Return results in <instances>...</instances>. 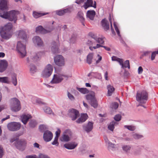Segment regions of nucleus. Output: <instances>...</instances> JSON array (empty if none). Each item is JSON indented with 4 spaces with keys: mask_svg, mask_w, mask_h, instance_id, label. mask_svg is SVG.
Listing matches in <instances>:
<instances>
[{
    "mask_svg": "<svg viewBox=\"0 0 158 158\" xmlns=\"http://www.w3.org/2000/svg\"><path fill=\"white\" fill-rule=\"evenodd\" d=\"M7 0H0V15L5 19H8L10 21H14L15 23L16 22L17 19V15L19 12L18 11L12 10L9 12L3 11L4 10L7 8Z\"/></svg>",
    "mask_w": 158,
    "mask_h": 158,
    "instance_id": "obj_1",
    "label": "nucleus"
},
{
    "mask_svg": "<svg viewBox=\"0 0 158 158\" xmlns=\"http://www.w3.org/2000/svg\"><path fill=\"white\" fill-rule=\"evenodd\" d=\"M12 25L11 23H9L6 25L0 32L2 37L5 39H8L11 36Z\"/></svg>",
    "mask_w": 158,
    "mask_h": 158,
    "instance_id": "obj_2",
    "label": "nucleus"
},
{
    "mask_svg": "<svg viewBox=\"0 0 158 158\" xmlns=\"http://www.w3.org/2000/svg\"><path fill=\"white\" fill-rule=\"evenodd\" d=\"M136 97L137 101L140 103L137 106H140L145 107L141 104L146 103V101L148 100V92L146 90H143L140 92L137 93Z\"/></svg>",
    "mask_w": 158,
    "mask_h": 158,
    "instance_id": "obj_3",
    "label": "nucleus"
},
{
    "mask_svg": "<svg viewBox=\"0 0 158 158\" xmlns=\"http://www.w3.org/2000/svg\"><path fill=\"white\" fill-rule=\"evenodd\" d=\"M10 105L11 109L12 111H18L21 109L20 102L16 98H13L10 99Z\"/></svg>",
    "mask_w": 158,
    "mask_h": 158,
    "instance_id": "obj_4",
    "label": "nucleus"
},
{
    "mask_svg": "<svg viewBox=\"0 0 158 158\" xmlns=\"http://www.w3.org/2000/svg\"><path fill=\"white\" fill-rule=\"evenodd\" d=\"M86 99L90 100V104L94 108H96L98 106V101L95 97V93L93 91L86 95L85 96Z\"/></svg>",
    "mask_w": 158,
    "mask_h": 158,
    "instance_id": "obj_5",
    "label": "nucleus"
},
{
    "mask_svg": "<svg viewBox=\"0 0 158 158\" xmlns=\"http://www.w3.org/2000/svg\"><path fill=\"white\" fill-rule=\"evenodd\" d=\"M16 50L21 57H24L26 55V45L22 43L21 41L17 43Z\"/></svg>",
    "mask_w": 158,
    "mask_h": 158,
    "instance_id": "obj_6",
    "label": "nucleus"
},
{
    "mask_svg": "<svg viewBox=\"0 0 158 158\" xmlns=\"http://www.w3.org/2000/svg\"><path fill=\"white\" fill-rule=\"evenodd\" d=\"M69 76L66 75L58 74H55L51 81L52 83H58L61 82L63 80H67Z\"/></svg>",
    "mask_w": 158,
    "mask_h": 158,
    "instance_id": "obj_7",
    "label": "nucleus"
},
{
    "mask_svg": "<svg viewBox=\"0 0 158 158\" xmlns=\"http://www.w3.org/2000/svg\"><path fill=\"white\" fill-rule=\"evenodd\" d=\"M53 70L52 66L50 64H48L45 67L42 73V75L44 77H48L51 75Z\"/></svg>",
    "mask_w": 158,
    "mask_h": 158,
    "instance_id": "obj_8",
    "label": "nucleus"
},
{
    "mask_svg": "<svg viewBox=\"0 0 158 158\" xmlns=\"http://www.w3.org/2000/svg\"><path fill=\"white\" fill-rule=\"evenodd\" d=\"M21 125L20 123L13 122L10 123L7 125L9 130L12 131H15L19 130Z\"/></svg>",
    "mask_w": 158,
    "mask_h": 158,
    "instance_id": "obj_9",
    "label": "nucleus"
},
{
    "mask_svg": "<svg viewBox=\"0 0 158 158\" xmlns=\"http://www.w3.org/2000/svg\"><path fill=\"white\" fill-rule=\"evenodd\" d=\"M68 115L72 120L74 121L79 117L80 113L78 110L72 109L69 110Z\"/></svg>",
    "mask_w": 158,
    "mask_h": 158,
    "instance_id": "obj_10",
    "label": "nucleus"
},
{
    "mask_svg": "<svg viewBox=\"0 0 158 158\" xmlns=\"http://www.w3.org/2000/svg\"><path fill=\"white\" fill-rule=\"evenodd\" d=\"M54 61L56 64L58 66H63L65 64L64 59L61 55L56 56L54 58Z\"/></svg>",
    "mask_w": 158,
    "mask_h": 158,
    "instance_id": "obj_11",
    "label": "nucleus"
},
{
    "mask_svg": "<svg viewBox=\"0 0 158 158\" xmlns=\"http://www.w3.org/2000/svg\"><path fill=\"white\" fill-rule=\"evenodd\" d=\"M71 134L70 131H66L63 134L60 138V140L62 141L68 142L70 140Z\"/></svg>",
    "mask_w": 158,
    "mask_h": 158,
    "instance_id": "obj_12",
    "label": "nucleus"
},
{
    "mask_svg": "<svg viewBox=\"0 0 158 158\" xmlns=\"http://www.w3.org/2000/svg\"><path fill=\"white\" fill-rule=\"evenodd\" d=\"M53 137V134L50 131H47L45 132L44 134V139L46 142L50 141Z\"/></svg>",
    "mask_w": 158,
    "mask_h": 158,
    "instance_id": "obj_13",
    "label": "nucleus"
},
{
    "mask_svg": "<svg viewBox=\"0 0 158 158\" xmlns=\"http://www.w3.org/2000/svg\"><path fill=\"white\" fill-rule=\"evenodd\" d=\"M83 6L85 9L90 7H93L94 8L96 7V2L94 1L93 4V0H87L86 2H85Z\"/></svg>",
    "mask_w": 158,
    "mask_h": 158,
    "instance_id": "obj_14",
    "label": "nucleus"
},
{
    "mask_svg": "<svg viewBox=\"0 0 158 158\" xmlns=\"http://www.w3.org/2000/svg\"><path fill=\"white\" fill-rule=\"evenodd\" d=\"M88 115L86 114H81L80 117L76 121L77 123H82L85 122L88 118Z\"/></svg>",
    "mask_w": 158,
    "mask_h": 158,
    "instance_id": "obj_15",
    "label": "nucleus"
},
{
    "mask_svg": "<svg viewBox=\"0 0 158 158\" xmlns=\"http://www.w3.org/2000/svg\"><path fill=\"white\" fill-rule=\"evenodd\" d=\"M26 141L22 139L18 142L16 146L18 148L23 149L26 146Z\"/></svg>",
    "mask_w": 158,
    "mask_h": 158,
    "instance_id": "obj_16",
    "label": "nucleus"
},
{
    "mask_svg": "<svg viewBox=\"0 0 158 158\" xmlns=\"http://www.w3.org/2000/svg\"><path fill=\"white\" fill-rule=\"evenodd\" d=\"M8 66L7 62L5 60L0 61V72L4 71Z\"/></svg>",
    "mask_w": 158,
    "mask_h": 158,
    "instance_id": "obj_17",
    "label": "nucleus"
},
{
    "mask_svg": "<svg viewBox=\"0 0 158 158\" xmlns=\"http://www.w3.org/2000/svg\"><path fill=\"white\" fill-rule=\"evenodd\" d=\"M22 121L24 124H26L29 119L31 118V115L29 114H23L21 116Z\"/></svg>",
    "mask_w": 158,
    "mask_h": 158,
    "instance_id": "obj_18",
    "label": "nucleus"
},
{
    "mask_svg": "<svg viewBox=\"0 0 158 158\" xmlns=\"http://www.w3.org/2000/svg\"><path fill=\"white\" fill-rule=\"evenodd\" d=\"M33 41L34 43L38 46H42L43 42L40 38L38 36H35L33 38Z\"/></svg>",
    "mask_w": 158,
    "mask_h": 158,
    "instance_id": "obj_19",
    "label": "nucleus"
},
{
    "mask_svg": "<svg viewBox=\"0 0 158 158\" xmlns=\"http://www.w3.org/2000/svg\"><path fill=\"white\" fill-rule=\"evenodd\" d=\"M48 14V13L42 12H41L34 11L33 13V17L35 18H38L43 15Z\"/></svg>",
    "mask_w": 158,
    "mask_h": 158,
    "instance_id": "obj_20",
    "label": "nucleus"
},
{
    "mask_svg": "<svg viewBox=\"0 0 158 158\" xmlns=\"http://www.w3.org/2000/svg\"><path fill=\"white\" fill-rule=\"evenodd\" d=\"M95 15V11L94 10H88L87 13V17L92 20L94 19Z\"/></svg>",
    "mask_w": 158,
    "mask_h": 158,
    "instance_id": "obj_21",
    "label": "nucleus"
},
{
    "mask_svg": "<svg viewBox=\"0 0 158 158\" xmlns=\"http://www.w3.org/2000/svg\"><path fill=\"white\" fill-rule=\"evenodd\" d=\"M102 27L106 31H107L109 29V24L107 21L105 19H103L102 21Z\"/></svg>",
    "mask_w": 158,
    "mask_h": 158,
    "instance_id": "obj_22",
    "label": "nucleus"
},
{
    "mask_svg": "<svg viewBox=\"0 0 158 158\" xmlns=\"http://www.w3.org/2000/svg\"><path fill=\"white\" fill-rule=\"evenodd\" d=\"M77 145V143L73 142L70 143H67L64 145V147L66 148L72 149H74Z\"/></svg>",
    "mask_w": 158,
    "mask_h": 158,
    "instance_id": "obj_23",
    "label": "nucleus"
},
{
    "mask_svg": "<svg viewBox=\"0 0 158 158\" xmlns=\"http://www.w3.org/2000/svg\"><path fill=\"white\" fill-rule=\"evenodd\" d=\"M36 32L41 34H45L48 32V31L44 29L42 26H39L36 28Z\"/></svg>",
    "mask_w": 158,
    "mask_h": 158,
    "instance_id": "obj_24",
    "label": "nucleus"
},
{
    "mask_svg": "<svg viewBox=\"0 0 158 158\" xmlns=\"http://www.w3.org/2000/svg\"><path fill=\"white\" fill-rule=\"evenodd\" d=\"M93 123L89 122L86 126L84 127V128L86 131L88 132L90 131L93 129Z\"/></svg>",
    "mask_w": 158,
    "mask_h": 158,
    "instance_id": "obj_25",
    "label": "nucleus"
},
{
    "mask_svg": "<svg viewBox=\"0 0 158 158\" xmlns=\"http://www.w3.org/2000/svg\"><path fill=\"white\" fill-rule=\"evenodd\" d=\"M101 47H103L107 51H109L110 50V48L107 47L102 46L101 44H97L96 46H93V47H90L89 48L91 50L93 51V49H96L99 48Z\"/></svg>",
    "mask_w": 158,
    "mask_h": 158,
    "instance_id": "obj_26",
    "label": "nucleus"
},
{
    "mask_svg": "<svg viewBox=\"0 0 158 158\" xmlns=\"http://www.w3.org/2000/svg\"><path fill=\"white\" fill-rule=\"evenodd\" d=\"M108 89V95L109 96H111L115 90V89L110 85H108L107 86Z\"/></svg>",
    "mask_w": 158,
    "mask_h": 158,
    "instance_id": "obj_27",
    "label": "nucleus"
},
{
    "mask_svg": "<svg viewBox=\"0 0 158 158\" xmlns=\"http://www.w3.org/2000/svg\"><path fill=\"white\" fill-rule=\"evenodd\" d=\"M70 12L69 10L68 9H66L64 10H60L56 11V14L59 15H62L66 13H70Z\"/></svg>",
    "mask_w": 158,
    "mask_h": 158,
    "instance_id": "obj_28",
    "label": "nucleus"
},
{
    "mask_svg": "<svg viewBox=\"0 0 158 158\" xmlns=\"http://www.w3.org/2000/svg\"><path fill=\"white\" fill-rule=\"evenodd\" d=\"M18 36L19 38L23 39L26 40L27 38V35L25 32L23 30H20L18 34Z\"/></svg>",
    "mask_w": 158,
    "mask_h": 158,
    "instance_id": "obj_29",
    "label": "nucleus"
},
{
    "mask_svg": "<svg viewBox=\"0 0 158 158\" xmlns=\"http://www.w3.org/2000/svg\"><path fill=\"white\" fill-rule=\"evenodd\" d=\"M42 53L41 52H40L35 54L32 58L33 61L35 62L39 60L40 57V54Z\"/></svg>",
    "mask_w": 158,
    "mask_h": 158,
    "instance_id": "obj_30",
    "label": "nucleus"
},
{
    "mask_svg": "<svg viewBox=\"0 0 158 158\" xmlns=\"http://www.w3.org/2000/svg\"><path fill=\"white\" fill-rule=\"evenodd\" d=\"M122 66V67L123 68H127V67L128 69L130 68V63L129 61L128 60H126L125 62L123 63V60L122 59V64H120Z\"/></svg>",
    "mask_w": 158,
    "mask_h": 158,
    "instance_id": "obj_31",
    "label": "nucleus"
},
{
    "mask_svg": "<svg viewBox=\"0 0 158 158\" xmlns=\"http://www.w3.org/2000/svg\"><path fill=\"white\" fill-rule=\"evenodd\" d=\"M93 57V53H90L89 54L87 58V61L88 63L89 64H91L92 62V59Z\"/></svg>",
    "mask_w": 158,
    "mask_h": 158,
    "instance_id": "obj_32",
    "label": "nucleus"
},
{
    "mask_svg": "<svg viewBox=\"0 0 158 158\" xmlns=\"http://www.w3.org/2000/svg\"><path fill=\"white\" fill-rule=\"evenodd\" d=\"M77 89L81 93L84 94L89 93V90L86 88H77Z\"/></svg>",
    "mask_w": 158,
    "mask_h": 158,
    "instance_id": "obj_33",
    "label": "nucleus"
},
{
    "mask_svg": "<svg viewBox=\"0 0 158 158\" xmlns=\"http://www.w3.org/2000/svg\"><path fill=\"white\" fill-rule=\"evenodd\" d=\"M0 82L6 83H9V81L8 80V77H0Z\"/></svg>",
    "mask_w": 158,
    "mask_h": 158,
    "instance_id": "obj_34",
    "label": "nucleus"
},
{
    "mask_svg": "<svg viewBox=\"0 0 158 158\" xmlns=\"http://www.w3.org/2000/svg\"><path fill=\"white\" fill-rule=\"evenodd\" d=\"M116 123L114 121L111 122L108 126V128L111 131H113L114 128V125Z\"/></svg>",
    "mask_w": 158,
    "mask_h": 158,
    "instance_id": "obj_35",
    "label": "nucleus"
},
{
    "mask_svg": "<svg viewBox=\"0 0 158 158\" xmlns=\"http://www.w3.org/2000/svg\"><path fill=\"white\" fill-rule=\"evenodd\" d=\"M112 60L118 61L120 64H122V59L118 58L115 56H113L112 57Z\"/></svg>",
    "mask_w": 158,
    "mask_h": 158,
    "instance_id": "obj_36",
    "label": "nucleus"
},
{
    "mask_svg": "<svg viewBox=\"0 0 158 158\" xmlns=\"http://www.w3.org/2000/svg\"><path fill=\"white\" fill-rule=\"evenodd\" d=\"M104 37L103 38H98V39L96 38L95 40L98 43H99L100 44H103L104 43Z\"/></svg>",
    "mask_w": 158,
    "mask_h": 158,
    "instance_id": "obj_37",
    "label": "nucleus"
},
{
    "mask_svg": "<svg viewBox=\"0 0 158 158\" xmlns=\"http://www.w3.org/2000/svg\"><path fill=\"white\" fill-rule=\"evenodd\" d=\"M44 111L48 114H51L52 112V110L51 108L49 107H44Z\"/></svg>",
    "mask_w": 158,
    "mask_h": 158,
    "instance_id": "obj_38",
    "label": "nucleus"
},
{
    "mask_svg": "<svg viewBox=\"0 0 158 158\" xmlns=\"http://www.w3.org/2000/svg\"><path fill=\"white\" fill-rule=\"evenodd\" d=\"M118 106V104L116 102H114L111 104V107L112 109H116Z\"/></svg>",
    "mask_w": 158,
    "mask_h": 158,
    "instance_id": "obj_39",
    "label": "nucleus"
},
{
    "mask_svg": "<svg viewBox=\"0 0 158 158\" xmlns=\"http://www.w3.org/2000/svg\"><path fill=\"white\" fill-rule=\"evenodd\" d=\"M157 54H158V51L153 52L151 56V60H154L155 57Z\"/></svg>",
    "mask_w": 158,
    "mask_h": 158,
    "instance_id": "obj_40",
    "label": "nucleus"
},
{
    "mask_svg": "<svg viewBox=\"0 0 158 158\" xmlns=\"http://www.w3.org/2000/svg\"><path fill=\"white\" fill-rule=\"evenodd\" d=\"M125 127L131 131H134L135 129V127L133 126H125Z\"/></svg>",
    "mask_w": 158,
    "mask_h": 158,
    "instance_id": "obj_41",
    "label": "nucleus"
},
{
    "mask_svg": "<svg viewBox=\"0 0 158 158\" xmlns=\"http://www.w3.org/2000/svg\"><path fill=\"white\" fill-rule=\"evenodd\" d=\"M12 83L13 84L16 86L17 84V81L16 79V76L15 75L12 77Z\"/></svg>",
    "mask_w": 158,
    "mask_h": 158,
    "instance_id": "obj_42",
    "label": "nucleus"
},
{
    "mask_svg": "<svg viewBox=\"0 0 158 158\" xmlns=\"http://www.w3.org/2000/svg\"><path fill=\"white\" fill-rule=\"evenodd\" d=\"M121 116L120 114L116 115L114 117V119L117 121H118L121 120Z\"/></svg>",
    "mask_w": 158,
    "mask_h": 158,
    "instance_id": "obj_43",
    "label": "nucleus"
},
{
    "mask_svg": "<svg viewBox=\"0 0 158 158\" xmlns=\"http://www.w3.org/2000/svg\"><path fill=\"white\" fill-rule=\"evenodd\" d=\"M114 27L115 30L116 31L118 35V36H120V31H119V30H118L116 23H114Z\"/></svg>",
    "mask_w": 158,
    "mask_h": 158,
    "instance_id": "obj_44",
    "label": "nucleus"
},
{
    "mask_svg": "<svg viewBox=\"0 0 158 158\" xmlns=\"http://www.w3.org/2000/svg\"><path fill=\"white\" fill-rule=\"evenodd\" d=\"M29 125L31 127H34L36 125V123L35 121H31L30 122Z\"/></svg>",
    "mask_w": 158,
    "mask_h": 158,
    "instance_id": "obj_45",
    "label": "nucleus"
},
{
    "mask_svg": "<svg viewBox=\"0 0 158 158\" xmlns=\"http://www.w3.org/2000/svg\"><path fill=\"white\" fill-rule=\"evenodd\" d=\"M143 137L142 135H139L136 134H135L133 135V137L136 139H138L141 138Z\"/></svg>",
    "mask_w": 158,
    "mask_h": 158,
    "instance_id": "obj_46",
    "label": "nucleus"
},
{
    "mask_svg": "<svg viewBox=\"0 0 158 158\" xmlns=\"http://www.w3.org/2000/svg\"><path fill=\"white\" fill-rule=\"evenodd\" d=\"M36 67L33 65L31 66L30 68V71L32 73H34L36 72Z\"/></svg>",
    "mask_w": 158,
    "mask_h": 158,
    "instance_id": "obj_47",
    "label": "nucleus"
},
{
    "mask_svg": "<svg viewBox=\"0 0 158 158\" xmlns=\"http://www.w3.org/2000/svg\"><path fill=\"white\" fill-rule=\"evenodd\" d=\"M3 155V149L2 147L0 145V158H2Z\"/></svg>",
    "mask_w": 158,
    "mask_h": 158,
    "instance_id": "obj_48",
    "label": "nucleus"
},
{
    "mask_svg": "<svg viewBox=\"0 0 158 158\" xmlns=\"http://www.w3.org/2000/svg\"><path fill=\"white\" fill-rule=\"evenodd\" d=\"M38 158H50L48 156L42 154H39Z\"/></svg>",
    "mask_w": 158,
    "mask_h": 158,
    "instance_id": "obj_49",
    "label": "nucleus"
},
{
    "mask_svg": "<svg viewBox=\"0 0 158 158\" xmlns=\"http://www.w3.org/2000/svg\"><path fill=\"white\" fill-rule=\"evenodd\" d=\"M89 35L91 38L94 39V40H96V39L97 38L95 34H94L92 32L89 33Z\"/></svg>",
    "mask_w": 158,
    "mask_h": 158,
    "instance_id": "obj_50",
    "label": "nucleus"
},
{
    "mask_svg": "<svg viewBox=\"0 0 158 158\" xmlns=\"http://www.w3.org/2000/svg\"><path fill=\"white\" fill-rule=\"evenodd\" d=\"M69 98L71 100H74L75 99L74 97L72 94L68 92V94Z\"/></svg>",
    "mask_w": 158,
    "mask_h": 158,
    "instance_id": "obj_51",
    "label": "nucleus"
},
{
    "mask_svg": "<svg viewBox=\"0 0 158 158\" xmlns=\"http://www.w3.org/2000/svg\"><path fill=\"white\" fill-rule=\"evenodd\" d=\"M60 130L59 129H58L57 131L56 132V136L55 137L58 138L60 135Z\"/></svg>",
    "mask_w": 158,
    "mask_h": 158,
    "instance_id": "obj_52",
    "label": "nucleus"
},
{
    "mask_svg": "<svg viewBox=\"0 0 158 158\" xmlns=\"http://www.w3.org/2000/svg\"><path fill=\"white\" fill-rule=\"evenodd\" d=\"M58 138L57 137H55V139L53 142L52 143V144L53 145H58L59 143L58 142Z\"/></svg>",
    "mask_w": 158,
    "mask_h": 158,
    "instance_id": "obj_53",
    "label": "nucleus"
},
{
    "mask_svg": "<svg viewBox=\"0 0 158 158\" xmlns=\"http://www.w3.org/2000/svg\"><path fill=\"white\" fill-rule=\"evenodd\" d=\"M25 158H38L37 156L34 155H28L26 156Z\"/></svg>",
    "mask_w": 158,
    "mask_h": 158,
    "instance_id": "obj_54",
    "label": "nucleus"
},
{
    "mask_svg": "<svg viewBox=\"0 0 158 158\" xmlns=\"http://www.w3.org/2000/svg\"><path fill=\"white\" fill-rule=\"evenodd\" d=\"M130 147L128 146H124L123 147V149L124 150L127 151L130 149Z\"/></svg>",
    "mask_w": 158,
    "mask_h": 158,
    "instance_id": "obj_55",
    "label": "nucleus"
},
{
    "mask_svg": "<svg viewBox=\"0 0 158 158\" xmlns=\"http://www.w3.org/2000/svg\"><path fill=\"white\" fill-rule=\"evenodd\" d=\"M77 15L78 16H79L80 18L82 19L83 20H84V19L83 16V14L79 12L77 14Z\"/></svg>",
    "mask_w": 158,
    "mask_h": 158,
    "instance_id": "obj_56",
    "label": "nucleus"
},
{
    "mask_svg": "<svg viewBox=\"0 0 158 158\" xmlns=\"http://www.w3.org/2000/svg\"><path fill=\"white\" fill-rule=\"evenodd\" d=\"M143 71V69L142 67L140 66L139 67L138 69V73L139 74L141 73Z\"/></svg>",
    "mask_w": 158,
    "mask_h": 158,
    "instance_id": "obj_57",
    "label": "nucleus"
},
{
    "mask_svg": "<svg viewBox=\"0 0 158 158\" xmlns=\"http://www.w3.org/2000/svg\"><path fill=\"white\" fill-rule=\"evenodd\" d=\"M98 59L96 61L97 64L102 59V57L99 55H98Z\"/></svg>",
    "mask_w": 158,
    "mask_h": 158,
    "instance_id": "obj_58",
    "label": "nucleus"
},
{
    "mask_svg": "<svg viewBox=\"0 0 158 158\" xmlns=\"http://www.w3.org/2000/svg\"><path fill=\"white\" fill-rule=\"evenodd\" d=\"M108 73L107 72V71L105 73L104 77H105V79L106 80H108Z\"/></svg>",
    "mask_w": 158,
    "mask_h": 158,
    "instance_id": "obj_59",
    "label": "nucleus"
},
{
    "mask_svg": "<svg viewBox=\"0 0 158 158\" xmlns=\"http://www.w3.org/2000/svg\"><path fill=\"white\" fill-rule=\"evenodd\" d=\"M87 44L90 47H92V46H90L91 45H92L93 44V43L90 40H88L87 42Z\"/></svg>",
    "mask_w": 158,
    "mask_h": 158,
    "instance_id": "obj_60",
    "label": "nucleus"
},
{
    "mask_svg": "<svg viewBox=\"0 0 158 158\" xmlns=\"http://www.w3.org/2000/svg\"><path fill=\"white\" fill-rule=\"evenodd\" d=\"M85 0H80L79 1L77 0L76 2L78 4H80L81 3L83 2Z\"/></svg>",
    "mask_w": 158,
    "mask_h": 158,
    "instance_id": "obj_61",
    "label": "nucleus"
},
{
    "mask_svg": "<svg viewBox=\"0 0 158 158\" xmlns=\"http://www.w3.org/2000/svg\"><path fill=\"white\" fill-rule=\"evenodd\" d=\"M39 146H40L39 144H38L37 143H34V146L35 148H39Z\"/></svg>",
    "mask_w": 158,
    "mask_h": 158,
    "instance_id": "obj_62",
    "label": "nucleus"
},
{
    "mask_svg": "<svg viewBox=\"0 0 158 158\" xmlns=\"http://www.w3.org/2000/svg\"><path fill=\"white\" fill-rule=\"evenodd\" d=\"M5 108L4 105L0 106V112Z\"/></svg>",
    "mask_w": 158,
    "mask_h": 158,
    "instance_id": "obj_63",
    "label": "nucleus"
},
{
    "mask_svg": "<svg viewBox=\"0 0 158 158\" xmlns=\"http://www.w3.org/2000/svg\"><path fill=\"white\" fill-rule=\"evenodd\" d=\"M5 56V54L3 52H0V57H3Z\"/></svg>",
    "mask_w": 158,
    "mask_h": 158,
    "instance_id": "obj_64",
    "label": "nucleus"
}]
</instances>
